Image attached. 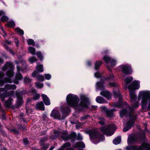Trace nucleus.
Returning <instances> with one entry per match:
<instances>
[{"instance_id":"f257e3e1","label":"nucleus","mask_w":150,"mask_h":150,"mask_svg":"<svg viewBox=\"0 0 150 150\" xmlns=\"http://www.w3.org/2000/svg\"><path fill=\"white\" fill-rule=\"evenodd\" d=\"M139 87V84L136 81H133L128 87L129 90V95L131 99V102L132 105V107H129V109L131 112L133 111L134 108L138 107L139 101L141 100V96H139L137 100L134 91H133L134 89H138Z\"/></svg>"},{"instance_id":"f03ea898","label":"nucleus","mask_w":150,"mask_h":150,"mask_svg":"<svg viewBox=\"0 0 150 150\" xmlns=\"http://www.w3.org/2000/svg\"><path fill=\"white\" fill-rule=\"evenodd\" d=\"M2 69L4 71L8 69L6 75L8 77L5 78L4 80L2 79H1L4 76V74L2 71H0V87L3 85L5 83L8 82L11 83L12 81L10 78L13 76L14 74L12 69V65L11 63L9 62H6L2 68Z\"/></svg>"},{"instance_id":"7ed1b4c3","label":"nucleus","mask_w":150,"mask_h":150,"mask_svg":"<svg viewBox=\"0 0 150 150\" xmlns=\"http://www.w3.org/2000/svg\"><path fill=\"white\" fill-rule=\"evenodd\" d=\"M91 140L95 143H98L104 140V136L100 133L94 130H89L88 132Z\"/></svg>"},{"instance_id":"20e7f679","label":"nucleus","mask_w":150,"mask_h":150,"mask_svg":"<svg viewBox=\"0 0 150 150\" xmlns=\"http://www.w3.org/2000/svg\"><path fill=\"white\" fill-rule=\"evenodd\" d=\"M67 101L69 105L72 107H76L78 105L79 99L75 95L69 94L67 98Z\"/></svg>"},{"instance_id":"39448f33","label":"nucleus","mask_w":150,"mask_h":150,"mask_svg":"<svg viewBox=\"0 0 150 150\" xmlns=\"http://www.w3.org/2000/svg\"><path fill=\"white\" fill-rule=\"evenodd\" d=\"M129 116L130 120L127 122L126 127L123 129V131L124 132L127 131L131 128L137 118V116L134 112L129 113Z\"/></svg>"},{"instance_id":"423d86ee","label":"nucleus","mask_w":150,"mask_h":150,"mask_svg":"<svg viewBox=\"0 0 150 150\" xmlns=\"http://www.w3.org/2000/svg\"><path fill=\"white\" fill-rule=\"evenodd\" d=\"M141 96H142V106L143 107H146L148 100L149 105L148 108L150 109V93L147 92H141Z\"/></svg>"},{"instance_id":"0eeeda50","label":"nucleus","mask_w":150,"mask_h":150,"mask_svg":"<svg viewBox=\"0 0 150 150\" xmlns=\"http://www.w3.org/2000/svg\"><path fill=\"white\" fill-rule=\"evenodd\" d=\"M115 129V126L113 125H111L101 127L100 129L104 134L107 136H110L113 134L112 131Z\"/></svg>"},{"instance_id":"6e6552de","label":"nucleus","mask_w":150,"mask_h":150,"mask_svg":"<svg viewBox=\"0 0 150 150\" xmlns=\"http://www.w3.org/2000/svg\"><path fill=\"white\" fill-rule=\"evenodd\" d=\"M26 92L23 90L21 92H16V95L17 98L16 103L15 106L16 107H18L21 105L23 103L22 97L23 96L26 94Z\"/></svg>"},{"instance_id":"1a4fd4ad","label":"nucleus","mask_w":150,"mask_h":150,"mask_svg":"<svg viewBox=\"0 0 150 150\" xmlns=\"http://www.w3.org/2000/svg\"><path fill=\"white\" fill-rule=\"evenodd\" d=\"M54 137H52V136H50V139H54L56 137L61 136V137L64 140L67 141L69 139V135L65 133H62L60 132H58L57 131H54Z\"/></svg>"},{"instance_id":"9d476101","label":"nucleus","mask_w":150,"mask_h":150,"mask_svg":"<svg viewBox=\"0 0 150 150\" xmlns=\"http://www.w3.org/2000/svg\"><path fill=\"white\" fill-rule=\"evenodd\" d=\"M17 69L18 72L16 74L15 79L13 81V82L16 84H18L19 82L18 80H21L23 78L22 75L19 72L20 71H23V70L18 65L17 66Z\"/></svg>"},{"instance_id":"9b49d317","label":"nucleus","mask_w":150,"mask_h":150,"mask_svg":"<svg viewBox=\"0 0 150 150\" xmlns=\"http://www.w3.org/2000/svg\"><path fill=\"white\" fill-rule=\"evenodd\" d=\"M132 150H150V145L147 143H144L141 147L132 146Z\"/></svg>"},{"instance_id":"f8f14e48","label":"nucleus","mask_w":150,"mask_h":150,"mask_svg":"<svg viewBox=\"0 0 150 150\" xmlns=\"http://www.w3.org/2000/svg\"><path fill=\"white\" fill-rule=\"evenodd\" d=\"M13 98L10 97L8 100L6 101L4 103L5 106L7 108H11L13 109L16 108V107L14 105H13Z\"/></svg>"},{"instance_id":"ddd939ff","label":"nucleus","mask_w":150,"mask_h":150,"mask_svg":"<svg viewBox=\"0 0 150 150\" xmlns=\"http://www.w3.org/2000/svg\"><path fill=\"white\" fill-rule=\"evenodd\" d=\"M51 116L54 118L57 119L59 120H62L64 119L66 116H61L59 112L55 110H53L51 114Z\"/></svg>"},{"instance_id":"4468645a","label":"nucleus","mask_w":150,"mask_h":150,"mask_svg":"<svg viewBox=\"0 0 150 150\" xmlns=\"http://www.w3.org/2000/svg\"><path fill=\"white\" fill-rule=\"evenodd\" d=\"M122 71L123 73L127 75L131 74L132 72L130 67L127 65L122 66Z\"/></svg>"},{"instance_id":"2eb2a0df","label":"nucleus","mask_w":150,"mask_h":150,"mask_svg":"<svg viewBox=\"0 0 150 150\" xmlns=\"http://www.w3.org/2000/svg\"><path fill=\"white\" fill-rule=\"evenodd\" d=\"M80 106L85 108L87 107V103L88 102V98L84 96H82L81 97Z\"/></svg>"},{"instance_id":"dca6fc26","label":"nucleus","mask_w":150,"mask_h":150,"mask_svg":"<svg viewBox=\"0 0 150 150\" xmlns=\"http://www.w3.org/2000/svg\"><path fill=\"white\" fill-rule=\"evenodd\" d=\"M14 91H11L8 93L4 92L1 93L0 95L1 100L2 101H4L6 98L8 97V95L12 96L13 95Z\"/></svg>"},{"instance_id":"f3484780","label":"nucleus","mask_w":150,"mask_h":150,"mask_svg":"<svg viewBox=\"0 0 150 150\" xmlns=\"http://www.w3.org/2000/svg\"><path fill=\"white\" fill-rule=\"evenodd\" d=\"M102 110L106 112L107 116L108 117H112L113 115V112L115 111L113 109L109 110L105 107H102Z\"/></svg>"},{"instance_id":"a211bd4d","label":"nucleus","mask_w":150,"mask_h":150,"mask_svg":"<svg viewBox=\"0 0 150 150\" xmlns=\"http://www.w3.org/2000/svg\"><path fill=\"white\" fill-rule=\"evenodd\" d=\"M32 76L33 77H36L38 80L43 81L44 80V77L43 76L38 74V73L36 71H34L32 74Z\"/></svg>"},{"instance_id":"6ab92c4d","label":"nucleus","mask_w":150,"mask_h":150,"mask_svg":"<svg viewBox=\"0 0 150 150\" xmlns=\"http://www.w3.org/2000/svg\"><path fill=\"white\" fill-rule=\"evenodd\" d=\"M114 91L113 92L114 96L115 97H119V100L121 101L122 99V97L119 92L118 89L117 88H115L114 89Z\"/></svg>"},{"instance_id":"aec40b11","label":"nucleus","mask_w":150,"mask_h":150,"mask_svg":"<svg viewBox=\"0 0 150 150\" xmlns=\"http://www.w3.org/2000/svg\"><path fill=\"white\" fill-rule=\"evenodd\" d=\"M42 100L46 105H50V102L47 96L44 94H42Z\"/></svg>"},{"instance_id":"412c9836","label":"nucleus","mask_w":150,"mask_h":150,"mask_svg":"<svg viewBox=\"0 0 150 150\" xmlns=\"http://www.w3.org/2000/svg\"><path fill=\"white\" fill-rule=\"evenodd\" d=\"M100 94L108 99L109 100L111 99V95L110 92L108 91H102L101 92Z\"/></svg>"},{"instance_id":"4be33fe9","label":"nucleus","mask_w":150,"mask_h":150,"mask_svg":"<svg viewBox=\"0 0 150 150\" xmlns=\"http://www.w3.org/2000/svg\"><path fill=\"white\" fill-rule=\"evenodd\" d=\"M36 108L38 110H45V106L43 102L41 101L37 103Z\"/></svg>"},{"instance_id":"5701e85b","label":"nucleus","mask_w":150,"mask_h":150,"mask_svg":"<svg viewBox=\"0 0 150 150\" xmlns=\"http://www.w3.org/2000/svg\"><path fill=\"white\" fill-rule=\"evenodd\" d=\"M102 80L100 82H98L97 83V88L98 90H100L103 89L104 88V86L103 85V84L104 83V81L103 80L105 79L106 80V79L103 77L102 79Z\"/></svg>"},{"instance_id":"b1692460","label":"nucleus","mask_w":150,"mask_h":150,"mask_svg":"<svg viewBox=\"0 0 150 150\" xmlns=\"http://www.w3.org/2000/svg\"><path fill=\"white\" fill-rule=\"evenodd\" d=\"M138 137L134 136L129 138L128 140V143L129 144H132L137 142Z\"/></svg>"},{"instance_id":"393cba45","label":"nucleus","mask_w":150,"mask_h":150,"mask_svg":"<svg viewBox=\"0 0 150 150\" xmlns=\"http://www.w3.org/2000/svg\"><path fill=\"white\" fill-rule=\"evenodd\" d=\"M5 88L6 90V91L8 90H10L11 89L15 90L16 88V86L14 85H11L9 84H6L5 86Z\"/></svg>"},{"instance_id":"a878e982","label":"nucleus","mask_w":150,"mask_h":150,"mask_svg":"<svg viewBox=\"0 0 150 150\" xmlns=\"http://www.w3.org/2000/svg\"><path fill=\"white\" fill-rule=\"evenodd\" d=\"M69 139H71V141L74 142L76 139V134L75 132H72L69 135Z\"/></svg>"},{"instance_id":"bb28decb","label":"nucleus","mask_w":150,"mask_h":150,"mask_svg":"<svg viewBox=\"0 0 150 150\" xmlns=\"http://www.w3.org/2000/svg\"><path fill=\"white\" fill-rule=\"evenodd\" d=\"M96 101L100 103H103L106 102V100L103 98L98 96L96 98Z\"/></svg>"},{"instance_id":"cd10ccee","label":"nucleus","mask_w":150,"mask_h":150,"mask_svg":"<svg viewBox=\"0 0 150 150\" xmlns=\"http://www.w3.org/2000/svg\"><path fill=\"white\" fill-rule=\"evenodd\" d=\"M43 66L42 64L38 65H37L35 68V71L37 72H42L43 71L44 69L43 68Z\"/></svg>"},{"instance_id":"c85d7f7f","label":"nucleus","mask_w":150,"mask_h":150,"mask_svg":"<svg viewBox=\"0 0 150 150\" xmlns=\"http://www.w3.org/2000/svg\"><path fill=\"white\" fill-rule=\"evenodd\" d=\"M121 140V137L118 136L113 140V143L115 144H118L120 143Z\"/></svg>"},{"instance_id":"c756f323","label":"nucleus","mask_w":150,"mask_h":150,"mask_svg":"<svg viewBox=\"0 0 150 150\" xmlns=\"http://www.w3.org/2000/svg\"><path fill=\"white\" fill-rule=\"evenodd\" d=\"M102 64V62L101 61H98L96 62L95 64V69L96 70L98 69Z\"/></svg>"},{"instance_id":"7c9ffc66","label":"nucleus","mask_w":150,"mask_h":150,"mask_svg":"<svg viewBox=\"0 0 150 150\" xmlns=\"http://www.w3.org/2000/svg\"><path fill=\"white\" fill-rule=\"evenodd\" d=\"M75 147L84 148L85 147V145L83 142H78L76 144Z\"/></svg>"},{"instance_id":"2f4dec72","label":"nucleus","mask_w":150,"mask_h":150,"mask_svg":"<svg viewBox=\"0 0 150 150\" xmlns=\"http://www.w3.org/2000/svg\"><path fill=\"white\" fill-rule=\"evenodd\" d=\"M98 123L101 125H103L105 124V120L102 117L98 118Z\"/></svg>"},{"instance_id":"473e14b6","label":"nucleus","mask_w":150,"mask_h":150,"mask_svg":"<svg viewBox=\"0 0 150 150\" xmlns=\"http://www.w3.org/2000/svg\"><path fill=\"white\" fill-rule=\"evenodd\" d=\"M112 59L111 58L107 56H105L103 58V59L106 63L110 62V61Z\"/></svg>"},{"instance_id":"72a5a7b5","label":"nucleus","mask_w":150,"mask_h":150,"mask_svg":"<svg viewBox=\"0 0 150 150\" xmlns=\"http://www.w3.org/2000/svg\"><path fill=\"white\" fill-rule=\"evenodd\" d=\"M15 31L20 35H23L24 34L23 30L19 28H16L15 29Z\"/></svg>"},{"instance_id":"f704fd0d","label":"nucleus","mask_w":150,"mask_h":150,"mask_svg":"<svg viewBox=\"0 0 150 150\" xmlns=\"http://www.w3.org/2000/svg\"><path fill=\"white\" fill-rule=\"evenodd\" d=\"M132 79L133 78L132 77H127L125 79V82L127 84L130 83L132 80Z\"/></svg>"},{"instance_id":"c9c22d12","label":"nucleus","mask_w":150,"mask_h":150,"mask_svg":"<svg viewBox=\"0 0 150 150\" xmlns=\"http://www.w3.org/2000/svg\"><path fill=\"white\" fill-rule=\"evenodd\" d=\"M127 112L126 109H124L121 110L120 112V116L121 117H122L124 115H126Z\"/></svg>"},{"instance_id":"e433bc0d","label":"nucleus","mask_w":150,"mask_h":150,"mask_svg":"<svg viewBox=\"0 0 150 150\" xmlns=\"http://www.w3.org/2000/svg\"><path fill=\"white\" fill-rule=\"evenodd\" d=\"M27 42L28 45H32L34 46L35 45V43L34 41L32 39H29L27 41Z\"/></svg>"},{"instance_id":"4c0bfd02","label":"nucleus","mask_w":150,"mask_h":150,"mask_svg":"<svg viewBox=\"0 0 150 150\" xmlns=\"http://www.w3.org/2000/svg\"><path fill=\"white\" fill-rule=\"evenodd\" d=\"M29 50L30 53L33 55L35 54V49L33 47H29Z\"/></svg>"},{"instance_id":"58836bf2","label":"nucleus","mask_w":150,"mask_h":150,"mask_svg":"<svg viewBox=\"0 0 150 150\" xmlns=\"http://www.w3.org/2000/svg\"><path fill=\"white\" fill-rule=\"evenodd\" d=\"M1 20L3 22H5L7 21L8 20V18L5 16H1Z\"/></svg>"},{"instance_id":"ea45409f","label":"nucleus","mask_w":150,"mask_h":150,"mask_svg":"<svg viewBox=\"0 0 150 150\" xmlns=\"http://www.w3.org/2000/svg\"><path fill=\"white\" fill-rule=\"evenodd\" d=\"M47 140V138L46 137H44L40 139V145H44V144L45 142Z\"/></svg>"},{"instance_id":"a19ab883","label":"nucleus","mask_w":150,"mask_h":150,"mask_svg":"<svg viewBox=\"0 0 150 150\" xmlns=\"http://www.w3.org/2000/svg\"><path fill=\"white\" fill-rule=\"evenodd\" d=\"M71 145V144L69 142H67L61 146L63 149H64L70 146Z\"/></svg>"},{"instance_id":"79ce46f5","label":"nucleus","mask_w":150,"mask_h":150,"mask_svg":"<svg viewBox=\"0 0 150 150\" xmlns=\"http://www.w3.org/2000/svg\"><path fill=\"white\" fill-rule=\"evenodd\" d=\"M29 60L31 63H33L36 62L37 59L35 57H32L29 59Z\"/></svg>"},{"instance_id":"37998d69","label":"nucleus","mask_w":150,"mask_h":150,"mask_svg":"<svg viewBox=\"0 0 150 150\" xmlns=\"http://www.w3.org/2000/svg\"><path fill=\"white\" fill-rule=\"evenodd\" d=\"M36 55L38 58L40 60L43 59V57L41 52H38L36 53Z\"/></svg>"},{"instance_id":"c03bdc74","label":"nucleus","mask_w":150,"mask_h":150,"mask_svg":"<svg viewBox=\"0 0 150 150\" xmlns=\"http://www.w3.org/2000/svg\"><path fill=\"white\" fill-rule=\"evenodd\" d=\"M4 47L8 51L10 52L11 53L13 54V52H12V50L10 49L8 46L6 45V44H4Z\"/></svg>"},{"instance_id":"a18cd8bd","label":"nucleus","mask_w":150,"mask_h":150,"mask_svg":"<svg viewBox=\"0 0 150 150\" xmlns=\"http://www.w3.org/2000/svg\"><path fill=\"white\" fill-rule=\"evenodd\" d=\"M8 25L10 27H13L15 25V23L13 21H9L8 23Z\"/></svg>"},{"instance_id":"49530a36","label":"nucleus","mask_w":150,"mask_h":150,"mask_svg":"<svg viewBox=\"0 0 150 150\" xmlns=\"http://www.w3.org/2000/svg\"><path fill=\"white\" fill-rule=\"evenodd\" d=\"M36 87L38 88H41L43 87V83L36 82L35 83Z\"/></svg>"},{"instance_id":"de8ad7c7","label":"nucleus","mask_w":150,"mask_h":150,"mask_svg":"<svg viewBox=\"0 0 150 150\" xmlns=\"http://www.w3.org/2000/svg\"><path fill=\"white\" fill-rule=\"evenodd\" d=\"M31 81V80L29 78L25 77L24 79V82L25 83H28Z\"/></svg>"},{"instance_id":"09e8293b","label":"nucleus","mask_w":150,"mask_h":150,"mask_svg":"<svg viewBox=\"0 0 150 150\" xmlns=\"http://www.w3.org/2000/svg\"><path fill=\"white\" fill-rule=\"evenodd\" d=\"M42 146V149L43 150H46L48 147L49 145L47 144H44V145H41Z\"/></svg>"},{"instance_id":"8fccbe9b","label":"nucleus","mask_w":150,"mask_h":150,"mask_svg":"<svg viewBox=\"0 0 150 150\" xmlns=\"http://www.w3.org/2000/svg\"><path fill=\"white\" fill-rule=\"evenodd\" d=\"M110 62L111 63V66L112 67H113L116 64V60L112 58L111 59V60L110 61Z\"/></svg>"},{"instance_id":"3c124183","label":"nucleus","mask_w":150,"mask_h":150,"mask_svg":"<svg viewBox=\"0 0 150 150\" xmlns=\"http://www.w3.org/2000/svg\"><path fill=\"white\" fill-rule=\"evenodd\" d=\"M26 111L27 114H28L30 113L33 111L32 109L31 108H30L29 107L28 108L27 106H26Z\"/></svg>"},{"instance_id":"603ef678","label":"nucleus","mask_w":150,"mask_h":150,"mask_svg":"<svg viewBox=\"0 0 150 150\" xmlns=\"http://www.w3.org/2000/svg\"><path fill=\"white\" fill-rule=\"evenodd\" d=\"M40 97V95L38 93H35V96L33 97V99L35 100H37Z\"/></svg>"},{"instance_id":"864d4df0","label":"nucleus","mask_w":150,"mask_h":150,"mask_svg":"<svg viewBox=\"0 0 150 150\" xmlns=\"http://www.w3.org/2000/svg\"><path fill=\"white\" fill-rule=\"evenodd\" d=\"M45 78L46 79L49 80L51 78V76L50 74H46L45 75Z\"/></svg>"},{"instance_id":"5fc2aeb1","label":"nucleus","mask_w":150,"mask_h":150,"mask_svg":"<svg viewBox=\"0 0 150 150\" xmlns=\"http://www.w3.org/2000/svg\"><path fill=\"white\" fill-rule=\"evenodd\" d=\"M76 139L78 140H81L83 138L81 135L79 133L78 134Z\"/></svg>"},{"instance_id":"6e6d98bb","label":"nucleus","mask_w":150,"mask_h":150,"mask_svg":"<svg viewBox=\"0 0 150 150\" xmlns=\"http://www.w3.org/2000/svg\"><path fill=\"white\" fill-rule=\"evenodd\" d=\"M24 144L25 145H27L28 144V141L27 138H24L23 140Z\"/></svg>"},{"instance_id":"4d7b16f0","label":"nucleus","mask_w":150,"mask_h":150,"mask_svg":"<svg viewBox=\"0 0 150 150\" xmlns=\"http://www.w3.org/2000/svg\"><path fill=\"white\" fill-rule=\"evenodd\" d=\"M95 76L97 78H99L101 76V74H100L98 72H97L95 74Z\"/></svg>"},{"instance_id":"13d9d810","label":"nucleus","mask_w":150,"mask_h":150,"mask_svg":"<svg viewBox=\"0 0 150 150\" xmlns=\"http://www.w3.org/2000/svg\"><path fill=\"white\" fill-rule=\"evenodd\" d=\"M30 92L31 93H36V91L35 89L34 88H31L30 90Z\"/></svg>"},{"instance_id":"bf43d9fd","label":"nucleus","mask_w":150,"mask_h":150,"mask_svg":"<svg viewBox=\"0 0 150 150\" xmlns=\"http://www.w3.org/2000/svg\"><path fill=\"white\" fill-rule=\"evenodd\" d=\"M89 117L88 115H86L84 116H83L81 117V120H86V119L88 117Z\"/></svg>"},{"instance_id":"052dcab7","label":"nucleus","mask_w":150,"mask_h":150,"mask_svg":"<svg viewBox=\"0 0 150 150\" xmlns=\"http://www.w3.org/2000/svg\"><path fill=\"white\" fill-rule=\"evenodd\" d=\"M109 85L111 86L115 87L116 86V84L115 83H109Z\"/></svg>"},{"instance_id":"680f3d73","label":"nucleus","mask_w":150,"mask_h":150,"mask_svg":"<svg viewBox=\"0 0 150 150\" xmlns=\"http://www.w3.org/2000/svg\"><path fill=\"white\" fill-rule=\"evenodd\" d=\"M11 131L17 134H18L19 133V132L18 131L15 129H12L11 130Z\"/></svg>"},{"instance_id":"e2e57ef3","label":"nucleus","mask_w":150,"mask_h":150,"mask_svg":"<svg viewBox=\"0 0 150 150\" xmlns=\"http://www.w3.org/2000/svg\"><path fill=\"white\" fill-rule=\"evenodd\" d=\"M33 99L31 98H28L27 99V101L26 102V103L27 104L29 103Z\"/></svg>"},{"instance_id":"0e129e2a","label":"nucleus","mask_w":150,"mask_h":150,"mask_svg":"<svg viewBox=\"0 0 150 150\" xmlns=\"http://www.w3.org/2000/svg\"><path fill=\"white\" fill-rule=\"evenodd\" d=\"M121 103H115L114 106L117 107H120L121 106Z\"/></svg>"},{"instance_id":"69168bd1","label":"nucleus","mask_w":150,"mask_h":150,"mask_svg":"<svg viewBox=\"0 0 150 150\" xmlns=\"http://www.w3.org/2000/svg\"><path fill=\"white\" fill-rule=\"evenodd\" d=\"M6 90L5 89V88H0V92H2L4 91L6 92L7 91H6Z\"/></svg>"},{"instance_id":"338daca9","label":"nucleus","mask_w":150,"mask_h":150,"mask_svg":"<svg viewBox=\"0 0 150 150\" xmlns=\"http://www.w3.org/2000/svg\"><path fill=\"white\" fill-rule=\"evenodd\" d=\"M132 146H128L126 147L127 150H132Z\"/></svg>"},{"instance_id":"774afa93","label":"nucleus","mask_w":150,"mask_h":150,"mask_svg":"<svg viewBox=\"0 0 150 150\" xmlns=\"http://www.w3.org/2000/svg\"><path fill=\"white\" fill-rule=\"evenodd\" d=\"M4 14V12L2 11H0V16Z\"/></svg>"}]
</instances>
